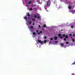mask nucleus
<instances>
[{"label":"nucleus","instance_id":"f3484780","mask_svg":"<svg viewBox=\"0 0 75 75\" xmlns=\"http://www.w3.org/2000/svg\"><path fill=\"white\" fill-rule=\"evenodd\" d=\"M44 43H46V42H47V40H44Z\"/></svg>","mask_w":75,"mask_h":75},{"label":"nucleus","instance_id":"0eeeda50","mask_svg":"<svg viewBox=\"0 0 75 75\" xmlns=\"http://www.w3.org/2000/svg\"><path fill=\"white\" fill-rule=\"evenodd\" d=\"M65 37L66 38H68V35H66Z\"/></svg>","mask_w":75,"mask_h":75},{"label":"nucleus","instance_id":"1a4fd4ad","mask_svg":"<svg viewBox=\"0 0 75 75\" xmlns=\"http://www.w3.org/2000/svg\"><path fill=\"white\" fill-rule=\"evenodd\" d=\"M72 40L73 42H74L75 41V39L74 38H72Z\"/></svg>","mask_w":75,"mask_h":75},{"label":"nucleus","instance_id":"4c0bfd02","mask_svg":"<svg viewBox=\"0 0 75 75\" xmlns=\"http://www.w3.org/2000/svg\"><path fill=\"white\" fill-rule=\"evenodd\" d=\"M35 25V23H33V25Z\"/></svg>","mask_w":75,"mask_h":75},{"label":"nucleus","instance_id":"7ed1b4c3","mask_svg":"<svg viewBox=\"0 0 75 75\" xmlns=\"http://www.w3.org/2000/svg\"><path fill=\"white\" fill-rule=\"evenodd\" d=\"M38 42L39 43H40V44H43V42L41 40H38Z\"/></svg>","mask_w":75,"mask_h":75},{"label":"nucleus","instance_id":"a19ab883","mask_svg":"<svg viewBox=\"0 0 75 75\" xmlns=\"http://www.w3.org/2000/svg\"><path fill=\"white\" fill-rule=\"evenodd\" d=\"M61 31H62V30H61Z\"/></svg>","mask_w":75,"mask_h":75},{"label":"nucleus","instance_id":"9b49d317","mask_svg":"<svg viewBox=\"0 0 75 75\" xmlns=\"http://www.w3.org/2000/svg\"><path fill=\"white\" fill-rule=\"evenodd\" d=\"M68 8H69V9H71V6H69L68 7Z\"/></svg>","mask_w":75,"mask_h":75},{"label":"nucleus","instance_id":"a211bd4d","mask_svg":"<svg viewBox=\"0 0 75 75\" xmlns=\"http://www.w3.org/2000/svg\"><path fill=\"white\" fill-rule=\"evenodd\" d=\"M30 11H32V10H33V8H30Z\"/></svg>","mask_w":75,"mask_h":75},{"label":"nucleus","instance_id":"cd10ccee","mask_svg":"<svg viewBox=\"0 0 75 75\" xmlns=\"http://www.w3.org/2000/svg\"><path fill=\"white\" fill-rule=\"evenodd\" d=\"M44 38H45V39H47V37L45 36L44 37Z\"/></svg>","mask_w":75,"mask_h":75},{"label":"nucleus","instance_id":"4468645a","mask_svg":"<svg viewBox=\"0 0 75 75\" xmlns=\"http://www.w3.org/2000/svg\"><path fill=\"white\" fill-rule=\"evenodd\" d=\"M24 18L26 20V19H27V17H24Z\"/></svg>","mask_w":75,"mask_h":75},{"label":"nucleus","instance_id":"39448f33","mask_svg":"<svg viewBox=\"0 0 75 75\" xmlns=\"http://www.w3.org/2000/svg\"><path fill=\"white\" fill-rule=\"evenodd\" d=\"M46 25H45V24H44L43 25V26L42 27L43 28H46Z\"/></svg>","mask_w":75,"mask_h":75},{"label":"nucleus","instance_id":"9d476101","mask_svg":"<svg viewBox=\"0 0 75 75\" xmlns=\"http://www.w3.org/2000/svg\"><path fill=\"white\" fill-rule=\"evenodd\" d=\"M61 46H64V43H61Z\"/></svg>","mask_w":75,"mask_h":75},{"label":"nucleus","instance_id":"e433bc0d","mask_svg":"<svg viewBox=\"0 0 75 75\" xmlns=\"http://www.w3.org/2000/svg\"><path fill=\"white\" fill-rule=\"evenodd\" d=\"M51 42L50 41L49 42V44H51Z\"/></svg>","mask_w":75,"mask_h":75},{"label":"nucleus","instance_id":"c9c22d12","mask_svg":"<svg viewBox=\"0 0 75 75\" xmlns=\"http://www.w3.org/2000/svg\"><path fill=\"white\" fill-rule=\"evenodd\" d=\"M38 27L39 28H40L41 27V26L40 25H39Z\"/></svg>","mask_w":75,"mask_h":75},{"label":"nucleus","instance_id":"b1692460","mask_svg":"<svg viewBox=\"0 0 75 75\" xmlns=\"http://www.w3.org/2000/svg\"><path fill=\"white\" fill-rule=\"evenodd\" d=\"M55 43H57V42H58V41H55L54 42Z\"/></svg>","mask_w":75,"mask_h":75},{"label":"nucleus","instance_id":"473e14b6","mask_svg":"<svg viewBox=\"0 0 75 75\" xmlns=\"http://www.w3.org/2000/svg\"><path fill=\"white\" fill-rule=\"evenodd\" d=\"M36 32L37 33H38L39 32V31H38V30H37Z\"/></svg>","mask_w":75,"mask_h":75},{"label":"nucleus","instance_id":"aec40b11","mask_svg":"<svg viewBox=\"0 0 75 75\" xmlns=\"http://www.w3.org/2000/svg\"><path fill=\"white\" fill-rule=\"evenodd\" d=\"M63 35V37H64L65 36V34H63L62 35Z\"/></svg>","mask_w":75,"mask_h":75},{"label":"nucleus","instance_id":"20e7f679","mask_svg":"<svg viewBox=\"0 0 75 75\" xmlns=\"http://www.w3.org/2000/svg\"><path fill=\"white\" fill-rule=\"evenodd\" d=\"M54 40H57L58 39V37L57 36H55L54 37Z\"/></svg>","mask_w":75,"mask_h":75},{"label":"nucleus","instance_id":"2f4dec72","mask_svg":"<svg viewBox=\"0 0 75 75\" xmlns=\"http://www.w3.org/2000/svg\"><path fill=\"white\" fill-rule=\"evenodd\" d=\"M66 40H67V39H66V38H64V41H66Z\"/></svg>","mask_w":75,"mask_h":75},{"label":"nucleus","instance_id":"5701e85b","mask_svg":"<svg viewBox=\"0 0 75 75\" xmlns=\"http://www.w3.org/2000/svg\"><path fill=\"white\" fill-rule=\"evenodd\" d=\"M40 34H41V33H42V31H40Z\"/></svg>","mask_w":75,"mask_h":75},{"label":"nucleus","instance_id":"f8f14e48","mask_svg":"<svg viewBox=\"0 0 75 75\" xmlns=\"http://www.w3.org/2000/svg\"><path fill=\"white\" fill-rule=\"evenodd\" d=\"M31 1H30L29 2H28V4H31Z\"/></svg>","mask_w":75,"mask_h":75},{"label":"nucleus","instance_id":"6ab92c4d","mask_svg":"<svg viewBox=\"0 0 75 75\" xmlns=\"http://www.w3.org/2000/svg\"><path fill=\"white\" fill-rule=\"evenodd\" d=\"M45 9L46 10V11L48 12V10H47V9H46V8H45Z\"/></svg>","mask_w":75,"mask_h":75},{"label":"nucleus","instance_id":"7c9ffc66","mask_svg":"<svg viewBox=\"0 0 75 75\" xmlns=\"http://www.w3.org/2000/svg\"><path fill=\"white\" fill-rule=\"evenodd\" d=\"M30 28H33V26H31L30 27Z\"/></svg>","mask_w":75,"mask_h":75},{"label":"nucleus","instance_id":"f03ea898","mask_svg":"<svg viewBox=\"0 0 75 75\" xmlns=\"http://www.w3.org/2000/svg\"><path fill=\"white\" fill-rule=\"evenodd\" d=\"M58 36L59 37H60V38H61V39L63 38L62 36H61V33H59L58 34Z\"/></svg>","mask_w":75,"mask_h":75},{"label":"nucleus","instance_id":"c756f323","mask_svg":"<svg viewBox=\"0 0 75 75\" xmlns=\"http://www.w3.org/2000/svg\"><path fill=\"white\" fill-rule=\"evenodd\" d=\"M35 6H36V5H34L33 6V7H35Z\"/></svg>","mask_w":75,"mask_h":75},{"label":"nucleus","instance_id":"bb28decb","mask_svg":"<svg viewBox=\"0 0 75 75\" xmlns=\"http://www.w3.org/2000/svg\"><path fill=\"white\" fill-rule=\"evenodd\" d=\"M71 27L72 28H74V26L73 25H72L71 26Z\"/></svg>","mask_w":75,"mask_h":75},{"label":"nucleus","instance_id":"58836bf2","mask_svg":"<svg viewBox=\"0 0 75 75\" xmlns=\"http://www.w3.org/2000/svg\"><path fill=\"white\" fill-rule=\"evenodd\" d=\"M71 38H72V37H71Z\"/></svg>","mask_w":75,"mask_h":75},{"label":"nucleus","instance_id":"c85d7f7f","mask_svg":"<svg viewBox=\"0 0 75 75\" xmlns=\"http://www.w3.org/2000/svg\"><path fill=\"white\" fill-rule=\"evenodd\" d=\"M29 24H31V22H29Z\"/></svg>","mask_w":75,"mask_h":75},{"label":"nucleus","instance_id":"412c9836","mask_svg":"<svg viewBox=\"0 0 75 75\" xmlns=\"http://www.w3.org/2000/svg\"><path fill=\"white\" fill-rule=\"evenodd\" d=\"M66 44H69V42H66Z\"/></svg>","mask_w":75,"mask_h":75},{"label":"nucleus","instance_id":"2eb2a0df","mask_svg":"<svg viewBox=\"0 0 75 75\" xmlns=\"http://www.w3.org/2000/svg\"><path fill=\"white\" fill-rule=\"evenodd\" d=\"M33 35H35L36 34L35 32H33Z\"/></svg>","mask_w":75,"mask_h":75},{"label":"nucleus","instance_id":"ddd939ff","mask_svg":"<svg viewBox=\"0 0 75 75\" xmlns=\"http://www.w3.org/2000/svg\"><path fill=\"white\" fill-rule=\"evenodd\" d=\"M34 17H35V18H37V15H35L34 16Z\"/></svg>","mask_w":75,"mask_h":75},{"label":"nucleus","instance_id":"f257e3e1","mask_svg":"<svg viewBox=\"0 0 75 75\" xmlns=\"http://www.w3.org/2000/svg\"><path fill=\"white\" fill-rule=\"evenodd\" d=\"M51 3V1L50 0H48L46 2V7H50V4Z\"/></svg>","mask_w":75,"mask_h":75},{"label":"nucleus","instance_id":"393cba45","mask_svg":"<svg viewBox=\"0 0 75 75\" xmlns=\"http://www.w3.org/2000/svg\"><path fill=\"white\" fill-rule=\"evenodd\" d=\"M69 36H70V37H71V36H72V34H69Z\"/></svg>","mask_w":75,"mask_h":75},{"label":"nucleus","instance_id":"423d86ee","mask_svg":"<svg viewBox=\"0 0 75 75\" xmlns=\"http://www.w3.org/2000/svg\"><path fill=\"white\" fill-rule=\"evenodd\" d=\"M27 16H28V17H30V13H28L27 14Z\"/></svg>","mask_w":75,"mask_h":75},{"label":"nucleus","instance_id":"a878e982","mask_svg":"<svg viewBox=\"0 0 75 75\" xmlns=\"http://www.w3.org/2000/svg\"><path fill=\"white\" fill-rule=\"evenodd\" d=\"M50 40H51L52 41L53 40V38H51Z\"/></svg>","mask_w":75,"mask_h":75},{"label":"nucleus","instance_id":"4be33fe9","mask_svg":"<svg viewBox=\"0 0 75 75\" xmlns=\"http://www.w3.org/2000/svg\"><path fill=\"white\" fill-rule=\"evenodd\" d=\"M73 37H75V34H73Z\"/></svg>","mask_w":75,"mask_h":75},{"label":"nucleus","instance_id":"6e6552de","mask_svg":"<svg viewBox=\"0 0 75 75\" xmlns=\"http://www.w3.org/2000/svg\"><path fill=\"white\" fill-rule=\"evenodd\" d=\"M38 16L37 17V18L38 19L39 18H40V15H39V14L38 15Z\"/></svg>","mask_w":75,"mask_h":75},{"label":"nucleus","instance_id":"72a5a7b5","mask_svg":"<svg viewBox=\"0 0 75 75\" xmlns=\"http://www.w3.org/2000/svg\"><path fill=\"white\" fill-rule=\"evenodd\" d=\"M38 35H40V32L38 33Z\"/></svg>","mask_w":75,"mask_h":75},{"label":"nucleus","instance_id":"dca6fc26","mask_svg":"<svg viewBox=\"0 0 75 75\" xmlns=\"http://www.w3.org/2000/svg\"><path fill=\"white\" fill-rule=\"evenodd\" d=\"M32 21H35V19L34 18H33Z\"/></svg>","mask_w":75,"mask_h":75},{"label":"nucleus","instance_id":"f704fd0d","mask_svg":"<svg viewBox=\"0 0 75 75\" xmlns=\"http://www.w3.org/2000/svg\"><path fill=\"white\" fill-rule=\"evenodd\" d=\"M72 64H72H74V65H75V62H74V63H73Z\"/></svg>","mask_w":75,"mask_h":75},{"label":"nucleus","instance_id":"ea45409f","mask_svg":"<svg viewBox=\"0 0 75 75\" xmlns=\"http://www.w3.org/2000/svg\"><path fill=\"white\" fill-rule=\"evenodd\" d=\"M54 3H55V2H54Z\"/></svg>","mask_w":75,"mask_h":75}]
</instances>
